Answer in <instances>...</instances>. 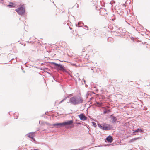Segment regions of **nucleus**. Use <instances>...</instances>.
<instances>
[{
  "label": "nucleus",
  "instance_id": "f257e3e1",
  "mask_svg": "<svg viewBox=\"0 0 150 150\" xmlns=\"http://www.w3.org/2000/svg\"><path fill=\"white\" fill-rule=\"evenodd\" d=\"M82 97L80 96H76L70 98L69 102L74 105H76L81 103L83 102Z\"/></svg>",
  "mask_w": 150,
  "mask_h": 150
},
{
  "label": "nucleus",
  "instance_id": "f03ea898",
  "mask_svg": "<svg viewBox=\"0 0 150 150\" xmlns=\"http://www.w3.org/2000/svg\"><path fill=\"white\" fill-rule=\"evenodd\" d=\"M15 11L19 15H22L25 12V8L22 6L16 9Z\"/></svg>",
  "mask_w": 150,
  "mask_h": 150
},
{
  "label": "nucleus",
  "instance_id": "7ed1b4c3",
  "mask_svg": "<svg viewBox=\"0 0 150 150\" xmlns=\"http://www.w3.org/2000/svg\"><path fill=\"white\" fill-rule=\"evenodd\" d=\"M73 120H70L68 121L63 122V126H66L67 125H70V126L68 127L69 128H71L73 127Z\"/></svg>",
  "mask_w": 150,
  "mask_h": 150
},
{
  "label": "nucleus",
  "instance_id": "20e7f679",
  "mask_svg": "<svg viewBox=\"0 0 150 150\" xmlns=\"http://www.w3.org/2000/svg\"><path fill=\"white\" fill-rule=\"evenodd\" d=\"M27 136L29 138L31 139L32 140L35 141L34 137L35 136V133L34 132H30L27 134Z\"/></svg>",
  "mask_w": 150,
  "mask_h": 150
},
{
  "label": "nucleus",
  "instance_id": "39448f33",
  "mask_svg": "<svg viewBox=\"0 0 150 150\" xmlns=\"http://www.w3.org/2000/svg\"><path fill=\"white\" fill-rule=\"evenodd\" d=\"M78 117L81 120H86L87 119V117H86L83 113L79 115Z\"/></svg>",
  "mask_w": 150,
  "mask_h": 150
},
{
  "label": "nucleus",
  "instance_id": "423d86ee",
  "mask_svg": "<svg viewBox=\"0 0 150 150\" xmlns=\"http://www.w3.org/2000/svg\"><path fill=\"white\" fill-rule=\"evenodd\" d=\"M110 129V125L106 124H104L103 125V130H108Z\"/></svg>",
  "mask_w": 150,
  "mask_h": 150
},
{
  "label": "nucleus",
  "instance_id": "0eeeda50",
  "mask_svg": "<svg viewBox=\"0 0 150 150\" xmlns=\"http://www.w3.org/2000/svg\"><path fill=\"white\" fill-rule=\"evenodd\" d=\"M54 126H56L57 127H63V123H57L53 125Z\"/></svg>",
  "mask_w": 150,
  "mask_h": 150
},
{
  "label": "nucleus",
  "instance_id": "6e6552de",
  "mask_svg": "<svg viewBox=\"0 0 150 150\" xmlns=\"http://www.w3.org/2000/svg\"><path fill=\"white\" fill-rule=\"evenodd\" d=\"M106 140L108 142L111 143L112 141L113 138L111 136H109L106 138Z\"/></svg>",
  "mask_w": 150,
  "mask_h": 150
},
{
  "label": "nucleus",
  "instance_id": "1a4fd4ad",
  "mask_svg": "<svg viewBox=\"0 0 150 150\" xmlns=\"http://www.w3.org/2000/svg\"><path fill=\"white\" fill-rule=\"evenodd\" d=\"M53 64L55 66L57 67L58 68L60 69H63V67L62 65L55 63H54Z\"/></svg>",
  "mask_w": 150,
  "mask_h": 150
},
{
  "label": "nucleus",
  "instance_id": "9d476101",
  "mask_svg": "<svg viewBox=\"0 0 150 150\" xmlns=\"http://www.w3.org/2000/svg\"><path fill=\"white\" fill-rule=\"evenodd\" d=\"M9 3L10 4L8 5L7 6L9 7L10 8L14 7L16 6V5L15 4L12 2H10Z\"/></svg>",
  "mask_w": 150,
  "mask_h": 150
},
{
  "label": "nucleus",
  "instance_id": "9b49d317",
  "mask_svg": "<svg viewBox=\"0 0 150 150\" xmlns=\"http://www.w3.org/2000/svg\"><path fill=\"white\" fill-rule=\"evenodd\" d=\"M133 133H134L135 132H138L139 131V129H138L137 130H133Z\"/></svg>",
  "mask_w": 150,
  "mask_h": 150
},
{
  "label": "nucleus",
  "instance_id": "f8f14e48",
  "mask_svg": "<svg viewBox=\"0 0 150 150\" xmlns=\"http://www.w3.org/2000/svg\"><path fill=\"white\" fill-rule=\"evenodd\" d=\"M98 126L101 129H103V125H101L99 124H98Z\"/></svg>",
  "mask_w": 150,
  "mask_h": 150
},
{
  "label": "nucleus",
  "instance_id": "ddd939ff",
  "mask_svg": "<svg viewBox=\"0 0 150 150\" xmlns=\"http://www.w3.org/2000/svg\"><path fill=\"white\" fill-rule=\"evenodd\" d=\"M110 110H108L107 111H105L104 112V114H105L107 113H108L109 112H110Z\"/></svg>",
  "mask_w": 150,
  "mask_h": 150
},
{
  "label": "nucleus",
  "instance_id": "4468645a",
  "mask_svg": "<svg viewBox=\"0 0 150 150\" xmlns=\"http://www.w3.org/2000/svg\"><path fill=\"white\" fill-rule=\"evenodd\" d=\"M104 9H101V10L100 11V13H101V15H103L105 13H104V14H103L102 13V11H104Z\"/></svg>",
  "mask_w": 150,
  "mask_h": 150
},
{
  "label": "nucleus",
  "instance_id": "2eb2a0df",
  "mask_svg": "<svg viewBox=\"0 0 150 150\" xmlns=\"http://www.w3.org/2000/svg\"><path fill=\"white\" fill-rule=\"evenodd\" d=\"M138 138H134L133 139H132L131 140V141L132 142V141H135V140H136L137 139H138Z\"/></svg>",
  "mask_w": 150,
  "mask_h": 150
},
{
  "label": "nucleus",
  "instance_id": "dca6fc26",
  "mask_svg": "<svg viewBox=\"0 0 150 150\" xmlns=\"http://www.w3.org/2000/svg\"><path fill=\"white\" fill-rule=\"evenodd\" d=\"M96 104L97 105H100L102 104V103H99L98 102H96Z\"/></svg>",
  "mask_w": 150,
  "mask_h": 150
},
{
  "label": "nucleus",
  "instance_id": "f3484780",
  "mask_svg": "<svg viewBox=\"0 0 150 150\" xmlns=\"http://www.w3.org/2000/svg\"><path fill=\"white\" fill-rule=\"evenodd\" d=\"M143 131V129H139V131L140 132H142Z\"/></svg>",
  "mask_w": 150,
  "mask_h": 150
},
{
  "label": "nucleus",
  "instance_id": "a211bd4d",
  "mask_svg": "<svg viewBox=\"0 0 150 150\" xmlns=\"http://www.w3.org/2000/svg\"><path fill=\"white\" fill-rule=\"evenodd\" d=\"M114 120L115 122L116 121V119L115 118H114Z\"/></svg>",
  "mask_w": 150,
  "mask_h": 150
},
{
  "label": "nucleus",
  "instance_id": "6ab92c4d",
  "mask_svg": "<svg viewBox=\"0 0 150 150\" xmlns=\"http://www.w3.org/2000/svg\"><path fill=\"white\" fill-rule=\"evenodd\" d=\"M64 100V99H63V100H62L61 102H60V103H61Z\"/></svg>",
  "mask_w": 150,
  "mask_h": 150
}]
</instances>
